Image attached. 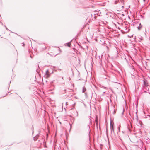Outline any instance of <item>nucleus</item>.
Instances as JSON below:
<instances>
[{
    "label": "nucleus",
    "mask_w": 150,
    "mask_h": 150,
    "mask_svg": "<svg viewBox=\"0 0 150 150\" xmlns=\"http://www.w3.org/2000/svg\"><path fill=\"white\" fill-rule=\"evenodd\" d=\"M6 29L8 30H9L7 28L6 26L5 27Z\"/></svg>",
    "instance_id": "dca6fc26"
},
{
    "label": "nucleus",
    "mask_w": 150,
    "mask_h": 150,
    "mask_svg": "<svg viewBox=\"0 0 150 150\" xmlns=\"http://www.w3.org/2000/svg\"><path fill=\"white\" fill-rule=\"evenodd\" d=\"M103 87L105 88V89H108V88H107V87H103Z\"/></svg>",
    "instance_id": "f3484780"
},
{
    "label": "nucleus",
    "mask_w": 150,
    "mask_h": 150,
    "mask_svg": "<svg viewBox=\"0 0 150 150\" xmlns=\"http://www.w3.org/2000/svg\"><path fill=\"white\" fill-rule=\"evenodd\" d=\"M128 129L129 130V131H130V129L128 127Z\"/></svg>",
    "instance_id": "393cba45"
},
{
    "label": "nucleus",
    "mask_w": 150,
    "mask_h": 150,
    "mask_svg": "<svg viewBox=\"0 0 150 150\" xmlns=\"http://www.w3.org/2000/svg\"><path fill=\"white\" fill-rule=\"evenodd\" d=\"M143 1L144 2H145V0H143Z\"/></svg>",
    "instance_id": "bb28decb"
},
{
    "label": "nucleus",
    "mask_w": 150,
    "mask_h": 150,
    "mask_svg": "<svg viewBox=\"0 0 150 150\" xmlns=\"http://www.w3.org/2000/svg\"><path fill=\"white\" fill-rule=\"evenodd\" d=\"M105 93V92H103V93Z\"/></svg>",
    "instance_id": "cd10ccee"
},
{
    "label": "nucleus",
    "mask_w": 150,
    "mask_h": 150,
    "mask_svg": "<svg viewBox=\"0 0 150 150\" xmlns=\"http://www.w3.org/2000/svg\"><path fill=\"white\" fill-rule=\"evenodd\" d=\"M53 83V82L52 81L50 83L51 85H52V83Z\"/></svg>",
    "instance_id": "412c9836"
},
{
    "label": "nucleus",
    "mask_w": 150,
    "mask_h": 150,
    "mask_svg": "<svg viewBox=\"0 0 150 150\" xmlns=\"http://www.w3.org/2000/svg\"><path fill=\"white\" fill-rule=\"evenodd\" d=\"M86 90V88L85 86H84L82 88V93H84Z\"/></svg>",
    "instance_id": "0eeeda50"
},
{
    "label": "nucleus",
    "mask_w": 150,
    "mask_h": 150,
    "mask_svg": "<svg viewBox=\"0 0 150 150\" xmlns=\"http://www.w3.org/2000/svg\"><path fill=\"white\" fill-rule=\"evenodd\" d=\"M96 122H97L98 121L96 120ZM96 124H97V123Z\"/></svg>",
    "instance_id": "5701e85b"
},
{
    "label": "nucleus",
    "mask_w": 150,
    "mask_h": 150,
    "mask_svg": "<svg viewBox=\"0 0 150 150\" xmlns=\"http://www.w3.org/2000/svg\"><path fill=\"white\" fill-rule=\"evenodd\" d=\"M124 6H122V8H123V7H124Z\"/></svg>",
    "instance_id": "a878e982"
},
{
    "label": "nucleus",
    "mask_w": 150,
    "mask_h": 150,
    "mask_svg": "<svg viewBox=\"0 0 150 150\" xmlns=\"http://www.w3.org/2000/svg\"><path fill=\"white\" fill-rule=\"evenodd\" d=\"M143 83L144 86H144L145 87H147L148 86V82L147 81L146 79H144L143 81Z\"/></svg>",
    "instance_id": "f257e3e1"
},
{
    "label": "nucleus",
    "mask_w": 150,
    "mask_h": 150,
    "mask_svg": "<svg viewBox=\"0 0 150 150\" xmlns=\"http://www.w3.org/2000/svg\"><path fill=\"white\" fill-rule=\"evenodd\" d=\"M102 61H101V60H100V64L101 62Z\"/></svg>",
    "instance_id": "b1692460"
},
{
    "label": "nucleus",
    "mask_w": 150,
    "mask_h": 150,
    "mask_svg": "<svg viewBox=\"0 0 150 150\" xmlns=\"http://www.w3.org/2000/svg\"><path fill=\"white\" fill-rule=\"evenodd\" d=\"M121 16H122V17H123V16H124V14H121Z\"/></svg>",
    "instance_id": "6ab92c4d"
},
{
    "label": "nucleus",
    "mask_w": 150,
    "mask_h": 150,
    "mask_svg": "<svg viewBox=\"0 0 150 150\" xmlns=\"http://www.w3.org/2000/svg\"><path fill=\"white\" fill-rule=\"evenodd\" d=\"M71 41H72V40H71L70 42L67 43V45L68 47H70L71 42Z\"/></svg>",
    "instance_id": "6e6552de"
},
{
    "label": "nucleus",
    "mask_w": 150,
    "mask_h": 150,
    "mask_svg": "<svg viewBox=\"0 0 150 150\" xmlns=\"http://www.w3.org/2000/svg\"><path fill=\"white\" fill-rule=\"evenodd\" d=\"M110 127L111 129H112L113 131L114 132V127H113V124H112L111 123V122H110Z\"/></svg>",
    "instance_id": "20e7f679"
},
{
    "label": "nucleus",
    "mask_w": 150,
    "mask_h": 150,
    "mask_svg": "<svg viewBox=\"0 0 150 150\" xmlns=\"http://www.w3.org/2000/svg\"><path fill=\"white\" fill-rule=\"evenodd\" d=\"M46 75L47 76V77H49L50 76V74L49 73V71L48 70H47L46 71Z\"/></svg>",
    "instance_id": "7ed1b4c3"
},
{
    "label": "nucleus",
    "mask_w": 150,
    "mask_h": 150,
    "mask_svg": "<svg viewBox=\"0 0 150 150\" xmlns=\"http://www.w3.org/2000/svg\"><path fill=\"white\" fill-rule=\"evenodd\" d=\"M115 110H114V111L113 112V114H115Z\"/></svg>",
    "instance_id": "aec40b11"
},
{
    "label": "nucleus",
    "mask_w": 150,
    "mask_h": 150,
    "mask_svg": "<svg viewBox=\"0 0 150 150\" xmlns=\"http://www.w3.org/2000/svg\"><path fill=\"white\" fill-rule=\"evenodd\" d=\"M76 116L78 117V112L77 111H76Z\"/></svg>",
    "instance_id": "4468645a"
},
{
    "label": "nucleus",
    "mask_w": 150,
    "mask_h": 150,
    "mask_svg": "<svg viewBox=\"0 0 150 150\" xmlns=\"http://www.w3.org/2000/svg\"><path fill=\"white\" fill-rule=\"evenodd\" d=\"M124 110H123V111H122V115H123V114H124Z\"/></svg>",
    "instance_id": "a211bd4d"
},
{
    "label": "nucleus",
    "mask_w": 150,
    "mask_h": 150,
    "mask_svg": "<svg viewBox=\"0 0 150 150\" xmlns=\"http://www.w3.org/2000/svg\"><path fill=\"white\" fill-rule=\"evenodd\" d=\"M67 104H68V103H67V102H66V105H67Z\"/></svg>",
    "instance_id": "4be33fe9"
},
{
    "label": "nucleus",
    "mask_w": 150,
    "mask_h": 150,
    "mask_svg": "<svg viewBox=\"0 0 150 150\" xmlns=\"http://www.w3.org/2000/svg\"><path fill=\"white\" fill-rule=\"evenodd\" d=\"M118 2V1H117V0H116L115 1V4H117V3Z\"/></svg>",
    "instance_id": "9d476101"
},
{
    "label": "nucleus",
    "mask_w": 150,
    "mask_h": 150,
    "mask_svg": "<svg viewBox=\"0 0 150 150\" xmlns=\"http://www.w3.org/2000/svg\"><path fill=\"white\" fill-rule=\"evenodd\" d=\"M117 129L118 130H117V131H119V132H120V128L119 127H118V128H117Z\"/></svg>",
    "instance_id": "f8f14e48"
},
{
    "label": "nucleus",
    "mask_w": 150,
    "mask_h": 150,
    "mask_svg": "<svg viewBox=\"0 0 150 150\" xmlns=\"http://www.w3.org/2000/svg\"><path fill=\"white\" fill-rule=\"evenodd\" d=\"M137 27L138 28V29L139 30H140L141 29V28L142 27V25H141V23H140L139 24V26L138 27Z\"/></svg>",
    "instance_id": "423d86ee"
},
{
    "label": "nucleus",
    "mask_w": 150,
    "mask_h": 150,
    "mask_svg": "<svg viewBox=\"0 0 150 150\" xmlns=\"http://www.w3.org/2000/svg\"><path fill=\"white\" fill-rule=\"evenodd\" d=\"M125 32H129L130 29L128 28L127 26H125Z\"/></svg>",
    "instance_id": "f03ea898"
},
{
    "label": "nucleus",
    "mask_w": 150,
    "mask_h": 150,
    "mask_svg": "<svg viewBox=\"0 0 150 150\" xmlns=\"http://www.w3.org/2000/svg\"><path fill=\"white\" fill-rule=\"evenodd\" d=\"M22 46H24V45H25V44H24V43H22Z\"/></svg>",
    "instance_id": "2eb2a0df"
},
{
    "label": "nucleus",
    "mask_w": 150,
    "mask_h": 150,
    "mask_svg": "<svg viewBox=\"0 0 150 150\" xmlns=\"http://www.w3.org/2000/svg\"><path fill=\"white\" fill-rule=\"evenodd\" d=\"M66 90H64V92L62 93H66V92H65V91Z\"/></svg>",
    "instance_id": "ddd939ff"
},
{
    "label": "nucleus",
    "mask_w": 150,
    "mask_h": 150,
    "mask_svg": "<svg viewBox=\"0 0 150 150\" xmlns=\"http://www.w3.org/2000/svg\"><path fill=\"white\" fill-rule=\"evenodd\" d=\"M137 113V108L136 114V117H137V119H138Z\"/></svg>",
    "instance_id": "1a4fd4ad"
},
{
    "label": "nucleus",
    "mask_w": 150,
    "mask_h": 150,
    "mask_svg": "<svg viewBox=\"0 0 150 150\" xmlns=\"http://www.w3.org/2000/svg\"><path fill=\"white\" fill-rule=\"evenodd\" d=\"M39 137V135H37L35 136V137H33L34 140L35 141H36L37 140V139H38Z\"/></svg>",
    "instance_id": "39448f33"
},
{
    "label": "nucleus",
    "mask_w": 150,
    "mask_h": 150,
    "mask_svg": "<svg viewBox=\"0 0 150 150\" xmlns=\"http://www.w3.org/2000/svg\"><path fill=\"white\" fill-rule=\"evenodd\" d=\"M117 11H119V10H117Z\"/></svg>",
    "instance_id": "c85d7f7f"
},
{
    "label": "nucleus",
    "mask_w": 150,
    "mask_h": 150,
    "mask_svg": "<svg viewBox=\"0 0 150 150\" xmlns=\"http://www.w3.org/2000/svg\"><path fill=\"white\" fill-rule=\"evenodd\" d=\"M85 95L86 97H88V96H87V94L86 93H85Z\"/></svg>",
    "instance_id": "9b49d317"
}]
</instances>
